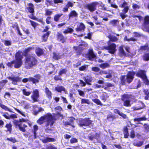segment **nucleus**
I'll return each instance as SVG.
<instances>
[{
  "instance_id": "obj_1",
  "label": "nucleus",
  "mask_w": 149,
  "mask_h": 149,
  "mask_svg": "<svg viewBox=\"0 0 149 149\" xmlns=\"http://www.w3.org/2000/svg\"><path fill=\"white\" fill-rule=\"evenodd\" d=\"M36 57V55L34 54L26 55L25 62V67L26 69H30L36 65L37 60Z\"/></svg>"
},
{
  "instance_id": "obj_2",
  "label": "nucleus",
  "mask_w": 149,
  "mask_h": 149,
  "mask_svg": "<svg viewBox=\"0 0 149 149\" xmlns=\"http://www.w3.org/2000/svg\"><path fill=\"white\" fill-rule=\"evenodd\" d=\"M46 120L47 123V126L52 125L54 123L55 120L50 113H48L44 116L41 117L37 121V122L40 124H42L44 121Z\"/></svg>"
},
{
  "instance_id": "obj_3",
  "label": "nucleus",
  "mask_w": 149,
  "mask_h": 149,
  "mask_svg": "<svg viewBox=\"0 0 149 149\" xmlns=\"http://www.w3.org/2000/svg\"><path fill=\"white\" fill-rule=\"evenodd\" d=\"M134 74V72H130L126 75L122 76L120 77L121 84L125 85L126 82L130 83L132 81Z\"/></svg>"
},
{
  "instance_id": "obj_4",
  "label": "nucleus",
  "mask_w": 149,
  "mask_h": 149,
  "mask_svg": "<svg viewBox=\"0 0 149 149\" xmlns=\"http://www.w3.org/2000/svg\"><path fill=\"white\" fill-rule=\"evenodd\" d=\"M27 124L31 126V124L29 123L27 119L22 118L19 119V121L16 124V126H18L21 131L25 132L26 131L25 128L27 127Z\"/></svg>"
},
{
  "instance_id": "obj_5",
  "label": "nucleus",
  "mask_w": 149,
  "mask_h": 149,
  "mask_svg": "<svg viewBox=\"0 0 149 149\" xmlns=\"http://www.w3.org/2000/svg\"><path fill=\"white\" fill-rule=\"evenodd\" d=\"M40 76L39 74H37L33 77H30L29 78H25L22 80L23 82L26 83L28 81L32 82V83L36 84L38 83L40 79Z\"/></svg>"
},
{
  "instance_id": "obj_6",
  "label": "nucleus",
  "mask_w": 149,
  "mask_h": 149,
  "mask_svg": "<svg viewBox=\"0 0 149 149\" xmlns=\"http://www.w3.org/2000/svg\"><path fill=\"white\" fill-rule=\"evenodd\" d=\"M78 124L80 127L89 126L91 123V121L88 118H81L78 120Z\"/></svg>"
},
{
  "instance_id": "obj_7",
  "label": "nucleus",
  "mask_w": 149,
  "mask_h": 149,
  "mask_svg": "<svg viewBox=\"0 0 149 149\" xmlns=\"http://www.w3.org/2000/svg\"><path fill=\"white\" fill-rule=\"evenodd\" d=\"M98 4V2H94L86 4L84 6V8L89 10L91 12H93L96 9V6Z\"/></svg>"
},
{
  "instance_id": "obj_8",
  "label": "nucleus",
  "mask_w": 149,
  "mask_h": 149,
  "mask_svg": "<svg viewBox=\"0 0 149 149\" xmlns=\"http://www.w3.org/2000/svg\"><path fill=\"white\" fill-rule=\"evenodd\" d=\"M116 45L115 44L109 42L108 46L104 47L103 48L104 49L108 50V52L109 53L114 54L116 51Z\"/></svg>"
},
{
  "instance_id": "obj_9",
  "label": "nucleus",
  "mask_w": 149,
  "mask_h": 149,
  "mask_svg": "<svg viewBox=\"0 0 149 149\" xmlns=\"http://www.w3.org/2000/svg\"><path fill=\"white\" fill-rule=\"evenodd\" d=\"M136 75L138 77L142 79L144 82L147 85H149V81L146 75V72L144 70H140L137 72Z\"/></svg>"
},
{
  "instance_id": "obj_10",
  "label": "nucleus",
  "mask_w": 149,
  "mask_h": 149,
  "mask_svg": "<svg viewBox=\"0 0 149 149\" xmlns=\"http://www.w3.org/2000/svg\"><path fill=\"white\" fill-rule=\"evenodd\" d=\"M142 29L144 31L149 30V16H146L144 18V22L142 27Z\"/></svg>"
},
{
  "instance_id": "obj_11",
  "label": "nucleus",
  "mask_w": 149,
  "mask_h": 149,
  "mask_svg": "<svg viewBox=\"0 0 149 149\" xmlns=\"http://www.w3.org/2000/svg\"><path fill=\"white\" fill-rule=\"evenodd\" d=\"M112 71L109 70H100L99 73L100 75H102L103 74H107L106 76L104 77L106 78H110L112 77Z\"/></svg>"
},
{
  "instance_id": "obj_12",
  "label": "nucleus",
  "mask_w": 149,
  "mask_h": 149,
  "mask_svg": "<svg viewBox=\"0 0 149 149\" xmlns=\"http://www.w3.org/2000/svg\"><path fill=\"white\" fill-rule=\"evenodd\" d=\"M39 96V91L37 89H36L33 91V94L31 97L33 100V102H36L38 101V99Z\"/></svg>"
},
{
  "instance_id": "obj_13",
  "label": "nucleus",
  "mask_w": 149,
  "mask_h": 149,
  "mask_svg": "<svg viewBox=\"0 0 149 149\" xmlns=\"http://www.w3.org/2000/svg\"><path fill=\"white\" fill-rule=\"evenodd\" d=\"M8 78L10 80L12 81V83L14 85H17V82L20 81L21 80V78L18 76L9 77H8Z\"/></svg>"
},
{
  "instance_id": "obj_14",
  "label": "nucleus",
  "mask_w": 149,
  "mask_h": 149,
  "mask_svg": "<svg viewBox=\"0 0 149 149\" xmlns=\"http://www.w3.org/2000/svg\"><path fill=\"white\" fill-rule=\"evenodd\" d=\"M33 108V114L35 115H37L39 112L44 111L43 109L41 107H38L36 105H34Z\"/></svg>"
},
{
  "instance_id": "obj_15",
  "label": "nucleus",
  "mask_w": 149,
  "mask_h": 149,
  "mask_svg": "<svg viewBox=\"0 0 149 149\" xmlns=\"http://www.w3.org/2000/svg\"><path fill=\"white\" fill-rule=\"evenodd\" d=\"M129 9L128 7H127L122 10V12L119 13L120 16L123 19H124L127 16V15H125L128 11Z\"/></svg>"
},
{
  "instance_id": "obj_16",
  "label": "nucleus",
  "mask_w": 149,
  "mask_h": 149,
  "mask_svg": "<svg viewBox=\"0 0 149 149\" xmlns=\"http://www.w3.org/2000/svg\"><path fill=\"white\" fill-rule=\"evenodd\" d=\"M14 62V67L15 68H19L22 64V62L21 60H15Z\"/></svg>"
},
{
  "instance_id": "obj_17",
  "label": "nucleus",
  "mask_w": 149,
  "mask_h": 149,
  "mask_svg": "<svg viewBox=\"0 0 149 149\" xmlns=\"http://www.w3.org/2000/svg\"><path fill=\"white\" fill-rule=\"evenodd\" d=\"M95 57L96 56L93 53V49H90L88 55V58L89 60L91 61L93 60Z\"/></svg>"
},
{
  "instance_id": "obj_18",
  "label": "nucleus",
  "mask_w": 149,
  "mask_h": 149,
  "mask_svg": "<svg viewBox=\"0 0 149 149\" xmlns=\"http://www.w3.org/2000/svg\"><path fill=\"white\" fill-rule=\"evenodd\" d=\"M45 92L48 98L51 99L52 97V92L47 87H45Z\"/></svg>"
},
{
  "instance_id": "obj_19",
  "label": "nucleus",
  "mask_w": 149,
  "mask_h": 149,
  "mask_svg": "<svg viewBox=\"0 0 149 149\" xmlns=\"http://www.w3.org/2000/svg\"><path fill=\"white\" fill-rule=\"evenodd\" d=\"M147 119L146 118L145 116L141 118H136L134 119V121L136 122L137 124H139L140 122L141 121L146 120Z\"/></svg>"
},
{
  "instance_id": "obj_20",
  "label": "nucleus",
  "mask_w": 149,
  "mask_h": 149,
  "mask_svg": "<svg viewBox=\"0 0 149 149\" xmlns=\"http://www.w3.org/2000/svg\"><path fill=\"white\" fill-rule=\"evenodd\" d=\"M83 79L87 84L90 85H91V84L89 83V82H91L93 80L92 77L91 76H87L86 77H84Z\"/></svg>"
},
{
  "instance_id": "obj_21",
  "label": "nucleus",
  "mask_w": 149,
  "mask_h": 149,
  "mask_svg": "<svg viewBox=\"0 0 149 149\" xmlns=\"http://www.w3.org/2000/svg\"><path fill=\"white\" fill-rule=\"evenodd\" d=\"M143 141L140 140L134 141L133 144L136 146L140 147L143 145Z\"/></svg>"
},
{
  "instance_id": "obj_22",
  "label": "nucleus",
  "mask_w": 149,
  "mask_h": 149,
  "mask_svg": "<svg viewBox=\"0 0 149 149\" xmlns=\"http://www.w3.org/2000/svg\"><path fill=\"white\" fill-rule=\"evenodd\" d=\"M124 45H122L120 46L119 48V54L121 56H124L126 55V53L123 49V47Z\"/></svg>"
},
{
  "instance_id": "obj_23",
  "label": "nucleus",
  "mask_w": 149,
  "mask_h": 149,
  "mask_svg": "<svg viewBox=\"0 0 149 149\" xmlns=\"http://www.w3.org/2000/svg\"><path fill=\"white\" fill-rule=\"evenodd\" d=\"M78 14L75 10L71 11L69 15V18L70 19L71 17H77L78 16Z\"/></svg>"
},
{
  "instance_id": "obj_24",
  "label": "nucleus",
  "mask_w": 149,
  "mask_h": 149,
  "mask_svg": "<svg viewBox=\"0 0 149 149\" xmlns=\"http://www.w3.org/2000/svg\"><path fill=\"white\" fill-rule=\"evenodd\" d=\"M23 54L20 51H18L17 52L15 55V59L16 60H21L23 58L22 56Z\"/></svg>"
},
{
  "instance_id": "obj_25",
  "label": "nucleus",
  "mask_w": 149,
  "mask_h": 149,
  "mask_svg": "<svg viewBox=\"0 0 149 149\" xmlns=\"http://www.w3.org/2000/svg\"><path fill=\"white\" fill-rule=\"evenodd\" d=\"M58 39L62 43L65 42L66 39L64 37L63 35L60 33H58Z\"/></svg>"
},
{
  "instance_id": "obj_26",
  "label": "nucleus",
  "mask_w": 149,
  "mask_h": 149,
  "mask_svg": "<svg viewBox=\"0 0 149 149\" xmlns=\"http://www.w3.org/2000/svg\"><path fill=\"white\" fill-rule=\"evenodd\" d=\"M85 28V26L82 23L80 24L78 27L76 28V31H79L84 30Z\"/></svg>"
},
{
  "instance_id": "obj_27",
  "label": "nucleus",
  "mask_w": 149,
  "mask_h": 149,
  "mask_svg": "<svg viewBox=\"0 0 149 149\" xmlns=\"http://www.w3.org/2000/svg\"><path fill=\"white\" fill-rule=\"evenodd\" d=\"M27 9L28 11L31 13H33L34 11L33 5L31 3H29L28 4Z\"/></svg>"
},
{
  "instance_id": "obj_28",
  "label": "nucleus",
  "mask_w": 149,
  "mask_h": 149,
  "mask_svg": "<svg viewBox=\"0 0 149 149\" xmlns=\"http://www.w3.org/2000/svg\"><path fill=\"white\" fill-rule=\"evenodd\" d=\"M36 52L37 56H39L43 54V51L40 48L36 47Z\"/></svg>"
},
{
  "instance_id": "obj_29",
  "label": "nucleus",
  "mask_w": 149,
  "mask_h": 149,
  "mask_svg": "<svg viewBox=\"0 0 149 149\" xmlns=\"http://www.w3.org/2000/svg\"><path fill=\"white\" fill-rule=\"evenodd\" d=\"M55 90L58 92L61 93L62 91H65V88L62 86H58L55 88Z\"/></svg>"
},
{
  "instance_id": "obj_30",
  "label": "nucleus",
  "mask_w": 149,
  "mask_h": 149,
  "mask_svg": "<svg viewBox=\"0 0 149 149\" xmlns=\"http://www.w3.org/2000/svg\"><path fill=\"white\" fill-rule=\"evenodd\" d=\"M109 96L108 95L105 93L102 94L100 96V98L103 101V102H104L109 97Z\"/></svg>"
},
{
  "instance_id": "obj_31",
  "label": "nucleus",
  "mask_w": 149,
  "mask_h": 149,
  "mask_svg": "<svg viewBox=\"0 0 149 149\" xmlns=\"http://www.w3.org/2000/svg\"><path fill=\"white\" fill-rule=\"evenodd\" d=\"M82 45H80L78 47H74V49L77 51V53L80 54L81 52L83 50V49L81 47Z\"/></svg>"
},
{
  "instance_id": "obj_32",
  "label": "nucleus",
  "mask_w": 149,
  "mask_h": 149,
  "mask_svg": "<svg viewBox=\"0 0 149 149\" xmlns=\"http://www.w3.org/2000/svg\"><path fill=\"white\" fill-rule=\"evenodd\" d=\"M55 141V140L54 138H46L42 141L43 142L45 143L50 142H54Z\"/></svg>"
},
{
  "instance_id": "obj_33",
  "label": "nucleus",
  "mask_w": 149,
  "mask_h": 149,
  "mask_svg": "<svg viewBox=\"0 0 149 149\" xmlns=\"http://www.w3.org/2000/svg\"><path fill=\"white\" fill-rule=\"evenodd\" d=\"M99 66L101 68L104 69L109 67V65L108 63H106L100 64Z\"/></svg>"
},
{
  "instance_id": "obj_34",
  "label": "nucleus",
  "mask_w": 149,
  "mask_h": 149,
  "mask_svg": "<svg viewBox=\"0 0 149 149\" xmlns=\"http://www.w3.org/2000/svg\"><path fill=\"white\" fill-rule=\"evenodd\" d=\"M62 15L63 14L62 13H59L56 15L54 17V20L56 22H58L60 18Z\"/></svg>"
},
{
  "instance_id": "obj_35",
  "label": "nucleus",
  "mask_w": 149,
  "mask_h": 149,
  "mask_svg": "<svg viewBox=\"0 0 149 149\" xmlns=\"http://www.w3.org/2000/svg\"><path fill=\"white\" fill-rule=\"evenodd\" d=\"M119 21L118 20L113 19L110 21V24L113 26H116L117 23H118Z\"/></svg>"
},
{
  "instance_id": "obj_36",
  "label": "nucleus",
  "mask_w": 149,
  "mask_h": 149,
  "mask_svg": "<svg viewBox=\"0 0 149 149\" xmlns=\"http://www.w3.org/2000/svg\"><path fill=\"white\" fill-rule=\"evenodd\" d=\"M108 37L110 39V41H111L116 42L118 40V39L116 37L111 35L109 36Z\"/></svg>"
},
{
  "instance_id": "obj_37",
  "label": "nucleus",
  "mask_w": 149,
  "mask_h": 149,
  "mask_svg": "<svg viewBox=\"0 0 149 149\" xmlns=\"http://www.w3.org/2000/svg\"><path fill=\"white\" fill-rule=\"evenodd\" d=\"M124 138H127L129 135L128 129L127 127H125L124 128Z\"/></svg>"
},
{
  "instance_id": "obj_38",
  "label": "nucleus",
  "mask_w": 149,
  "mask_h": 149,
  "mask_svg": "<svg viewBox=\"0 0 149 149\" xmlns=\"http://www.w3.org/2000/svg\"><path fill=\"white\" fill-rule=\"evenodd\" d=\"M0 107L1 108L5 111H7L10 112H12V111L10 109L8 108L7 106L4 105L0 103Z\"/></svg>"
},
{
  "instance_id": "obj_39",
  "label": "nucleus",
  "mask_w": 149,
  "mask_h": 149,
  "mask_svg": "<svg viewBox=\"0 0 149 149\" xmlns=\"http://www.w3.org/2000/svg\"><path fill=\"white\" fill-rule=\"evenodd\" d=\"M23 94L26 96H29L31 93V91H28L26 89H24L22 91Z\"/></svg>"
},
{
  "instance_id": "obj_40",
  "label": "nucleus",
  "mask_w": 149,
  "mask_h": 149,
  "mask_svg": "<svg viewBox=\"0 0 149 149\" xmlns=\"http://www.w3.org/2000/svg\"><path fill=\"white\" fill-rule=\"evenodd\" d=\"M92 101L97 105L102 106L103 104L102 103L100 100L98 99H92Z\"/></svg>"
},
{
  "instance_id": "obj_41",
  "label": "nucleus",
  "mask_w": 149,
  "mask_h": 149,
  "mask_svg": "<svg viewBox=\"0 0 149 149\" xmlns=\"http://www.w3.org/2000/svg\"><path fill=\"white\" fill-rule=\"evenodd\" d=\"M81 104H90L89 100L88 99H81Z\"/></svg>"
},
{
  "instance_id": "obj_42",
  "label": "nucleus",
  "mask_w": 149,
  "mask_h": 149,
  "mask_svg": "<svg viewBox=\"0 0 149 149\" xmlns=\"http://www.w3.org/2000/svg\"><path fill=\"white\" fill-rule=\"evenodd\" d=\"M53 58L56 59H58L61 58V56L59 55V54L55 53H53Z\"/></svg>"
},
{
  "instance_id": "obj_43",
  "label": "nucleus",
  "mask_w": 149,
  "mask_h": 149,
  "mask_svg": "<svg viewBox=\"0 0 149 149\" xmlns=\"http://www.w3.org/2000/svg\"><path fill=\"white\" fill-rule=\"evenodd\" d=\"M14 109L15 110H16L18 113L21 114L22 116L25 117L26 113L25 112L23 111L22 110H19L17 108H14Z\"/></svg>"
},
{
  "instance_id": "obj_44",
  "label": "nucleus",
  "mask_w": 149,
  "mask_h": 149,
  "mask_svg": "<svg viewBox=\"0 0 149 149\" xmlns=\"http://www.w3.org/2000/svg\"><path fill=\"white\" fill-rule=\"evenodd\" d=\"M131 96L128 94H126L122 96V100L123 101H124L126 99H128L130 98Z\"/></svg>"
},
{
  "instance_id": "obj_45",
  "label": "nucleus",
  "mask_w": 149,
  "mask_h": 149,
  "mask_svg": "<svg viewBox=\"0 0 149 149\" xmlns=\"http://www.w3.org/2000/svg\"><path fill=\"white\" fill-rule=\"evenodd\" d=\"M143 126L145 131L147 132H149V125L147 123H145Z\"/></svg>"
},
{
  "instance_id": "obj_46",
  "label": "nucleus",
  "mask_w": 149,
  "mask_h": 149,
  "mask_svg": "<svg viewBox=\"0 0 149 149\" xmlns=\"http://www.w3.org/2000/svg\"><path fill=\"white\" fill-rule=\"evenodd\" d=\"M73 29L71 28H68L66 30L63 31L64 33L66 34L68 33H71L73 32Z\"/></svg>"
},
{
  "instance_id": "obj_47",
  "label": "nucleus",
  "mask_w": 149,
  "mask_h": 149,
  "mask_svg": "<svg viewBox=\"0 0 149 149\" xmlns=\"http://www.w3.org/2000/svg\"><path fill=\"white\" fill-rule=\"evenodd\" d=\"M123 105L126 107H130V101L129 100H124Z\"/></svg>"
},
{
  "instance_id": "obj_48",
  "label": "nucleus",
  "mask_w": 149,
  "mask_h": 149,
  "mask_svg": "<svg viewBox=\"0 0 149 149\" xmlns=\"http://www.w3.org/2000/svg\"><path fill=\"white\" fill-rule=\"evenodd\" d=\"M143 59L146 61L149 60V53L145 54L143 56Z\"/></svg>"
},
{
  "instance_id": "obj_49",
  "label": "nucleus",
  "mask_w": 149,
  "mask_h": 149,
  "mask_svg": "<svg viewBox=\"0 0 149 149\" xmlns=\"http://www.w3.org/2000/svg\"><path fill=\"white\" fill-rule=\"evenodd\" d=\"M140 8V6L135 3H133L132 4V8L134 10L139 9Z\"/></svg>"
},
{
  "instance_id": "obj_50",
  "label": "nucleus",
  "mask_w": 149,
  "mask_h": 149,
  "mask_svg": "<svg viewBox=\"0 0 149 149\" xmlns=\"http://www.w3.org/2000/svg\"><path fill=\"white\" fill-rule=\"evenodd\" d=\"M92 70L95 72H97L100 71V68L97 67H93L92 68Z\"/></svg>"
},
{
  "instance_id": "obj_51",
  "label": "nucleus",
  "mask_w": 149,
  "mask_h": 149,
  "mask_svg": "<svg viewBox=\"0 0 149 149\" xmlns=\"http://www.w3.org/2000/svg\"><path fill=\"white\" fill-rule=\"evenodd\" d=\"M49 32H47L46 34H44L43 36V39L44 41H45L47 40V39L49 36Z\"/></svg>"
},
{
  "instance_id": "obj_52",
  "label": "nucleus",
  "mask_w": 149,
  "mask_h": 149,
  "mask_svg": "<svg viewBox=\"0 0 149 149\" xmlns=\"http://www.w3.org/2000/svg\"><path fill=\"white\" fill-rule=\"evenodd\" d=\"M45 15H50L52 13V11L51 10L49 9H46L45 10Z\"/></svg>"
},
{
  "instance_id": "obj_53",
  "label": "nucleus",
  "mask_w": 149,
  "mask_h": 149,
  "mask_svg": "<svg viewBox=\"0 0 149 149\" xmlns=\"http://www.w3.org/2000/svg\"><path fill=\"white\" fill-rule=\"evenodd\" d=\"M5 127L7 129V131H11L12 126L10 124H7L6 125Z\"/></svg>"
},
{
  "instance_id": "obj_54",
  "label": "nucleus",
  "mask_w": 149,
  "mask_h": 149,
  "mask_svg": "<svg viewBox=\"0 0 149 149\" xmlns=\"http://www.w3.org/2000/svg\"><path fill=\"white\" fill-rule=\"evenodd\" d=\"M7 139L13 143H15L16 142V140L15 139V138L14 137L8 138H7Z\"/></svg>"
},
{
  "instance_id": "obj_55",
  "label": "nucleus",
  "mask_w": 149,
  "mask_h": 149,
  "mask_svg": "<svg viewBox=\"0 0 149 149\" xmlns=\"http://www.w3.org/2000/svg\"><path fill=\"white\" fill-rule=\"evenodd\" d=\"M67 71V70L65 69H62L59 72V74L60 75H61L63 74H65Z\"/></svg>"
},
{
  "instance_id": "obj_56",
  "label": "nucleus",
  "mask_w": 149,
  "mask_h": 149,
  "mask_svg": "<svg viewBox=\"0 0 149 149\" xmlns=\"http://www.w3.org/2000/svg\"><path fill=\"white\" fill-rule=\"evenodd\" d=\"M77 91L78 92V93L79 95L82 96V97H84L85 96V93L83 91H82L80 90H78Z\"/></svg>"
},
{
  "instance_id": "obj_57",
  "label": "nucleus",
  "mask_w": 149,
  "mask_h": 149,
  "mask_svg": "<svg viewBox=\"0 0 149 149\" xmlns=\"http://www.w3.org/2000/svg\"><path fill=\"white\" fill-rule=\"evenodd\" d=\"M114 118V116L111 114H109L107 116V119L109 120H110L111 119L113 120Z\"/></svg>"
},
{
  "instance_id": "obj_58",
  "label": "nucleus",
  "mask_w": 149,
  "mask_h": 149,
  "mask_svg": "<svg viewBox=\"0 0 149 149\" xmlns=\"http://www.w3.org/2000/svg\"><path fill=\"white\" fill-rule=\"evenodd\" d=\"M33 49V48H32L31 47H29V48L26 49L25 50L24 52H25V53L27 54V53H28L29 52H30L31 50H32Z\"/></svg>"
},
{
  "instance_id": "obj_59",
  "label": "nucleus",
  "mask_w": 149,
  "mask_h": 149,
  "mask_svg": "<svg viewBox=\"0 0 149 149\" xmlns=\"http://www.w3.org/2000/svg\"><path fill=\"white\" fill-rule=\"evenodd\" d=\"M14 63L13 61L11 62H8L7 64V65L8 66L12 68L13 67V65L14 64Z\"/></svg>"
},
{
  "instance_id": "obj_60",
  "label": "nucleus",
  "mask_w": 149,
  "mask_h": 149,
  "mask_svg": "<svg viewBox=\"0 0 149 149\" xmlns=\"http://www.w3.org/2000/svg\"><path fill=\"white\" fill-rule=\"evenodd\" d=\"M135 132L133 130H131L130 133V137L132 138H134L135 137Z\"/></svg>"
},
{
  "instance_id": "obj_61",
  "label": "nucleus",
  "mask_w": 149,
  "mask_h": 149,
  "mask_svg": "<svg viewBox=\"0 0 149 149\" xmlns=\"http://www.w3.org/2000/svg\"><path fill=\"white\" fill-rule=\"evenodd\" d=\"M15 26L16 27V29L17 30L18 34H19L21 36H22V34L20 33V31L17 25L16 24V25H15Z\"/></svg>"
},
{
  "instance_id": "obj_62",
  "label": "nucleus",
  "mask_w": 149,
  "mask_h": 149,
  "mask_svg": "<svg viewBox=\"0 0 149 149\" xmlns=\"http://www.w3.org/2000/svg\"><path fill=\"white\" fill-rule=\"evenodd\" d=\"M30 22L32 26L34 27H35L38 25L37 23L35 22L32 21L30 20Z\"/></svg>"
},
{
  "instance_id": "obj_63",
  "label": "nucleus",
  "mask_w": 149,
  "mask_h": 149,
  "mask_svg": "<svg viewBox=\"0 0 149 149\" xmlns=\"http://www.w3.org/2000/svg\"><path fill=\"white\" fill-rule=\"evenodd\" d=\"M4 44L6 45H9L11 44V41L9 40H5L4 41Z\"/></svg>"
},
{
  "instance_id": "obj_64",
  "label": "nucleus",
  "mask_w": 149,
  "mask_h": 149,
  "mask_svg": "<svg viewBox=\"0 0 149 149\" xmlns=\"http://www.w3.org/2000/svg\"><path fill=\"white\" fill-rule=\"evenodd\" d=\"M24 108L25 109H28L30 108L29 104L26 103L24 104Z\"/></svg>"
}]
</instances>
